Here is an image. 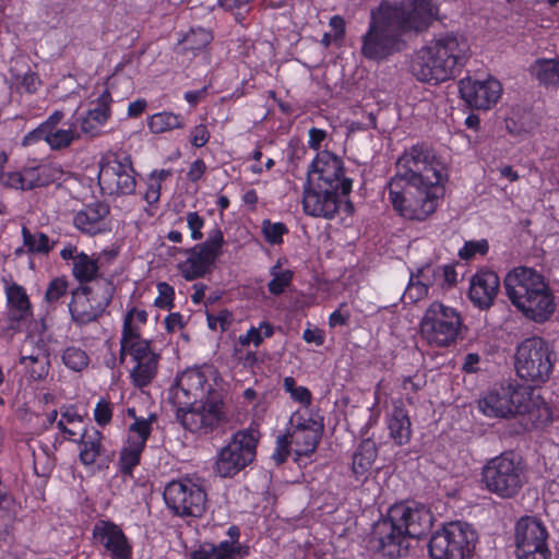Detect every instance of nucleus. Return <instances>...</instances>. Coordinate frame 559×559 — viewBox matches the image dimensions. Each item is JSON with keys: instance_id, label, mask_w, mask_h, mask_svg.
<instances>
[{"instance_id": "1", "label": "nucleus", "mask_w": 559, "mask_h": 559, "mask_svg": "<svg viewBox=\"0 0 559 559\" xmlns=\"http://www.w3.org/2000/svg\"><path fill=\"white\" fill-rule=\"evenodd\" d=\"M448 180L441 157L427 143H416L397 158L386 185L388 199L404 219L424 222L437 211Z\"/></svg>"}, {"instance_id": "2", "label": "nucleus", "mask_w": 559, "mask_h": 559, "mask_svg": "<svg viewBox=\"0 0 559 559\" xmlns=\"http://www.w3.org/2000/svg\"><path fill=\"white\" fill-rule=\"evenodd\" d=\"M433 0H382L371 10L360 55L377 63L389 60L405 46V35L426 31L437 19Z\"/></svg>"}, {"instance_id": "3", "label": "nucleus", "mask_w": 559, "mask_h": 559, "mask_svg": "<svg viewBox=\"0 0 559 559\" xmlns=\"http://www.w3.org/2000/svg\"><path fill=\"white\" fill-rule=\"evenodd\" d=\"M432 522L433 515L425 506L414 501L395 503L373 524L367 549L384 559L405 557L409 539L425 536Z\"/></svg>"}, {"instance_id": "4", "label": "nucleus", "mask_w": 559, "mask_h": 559, "mask_svg": "<svg viewBox=\"0 0 559 559\" xmlns=\"http://www.w3.org/2000/svg\"><path fill=\"white\" fill-rule=\"evenodd\" d=\"M181 396L186 401L179 403L188 407L180 408L177 416L186 430L209 435L226 420L223 396L202 369L189 368L177 378L175 397Z\"/></svg>"}, {"instance_id": "5", "label": "nucleus", "mask_w": 559, "mask_h": 559, "mask_svg": "<svg viewBox=\"0 0 559 559\" xmlns=\"http://www.w3.org/2000/svg\"><path fill=\"white\" fill-rule=\"evenodd\" d=\"M469 57L471 47L463 35L442 33L414 53L411 72L420 82L438 85L459 76Z\"/></svg>"}, {"instance_id": "6", "label": "nucleus", "mask_w": 559, "mask_h": 559, "mask_svg": "<svg viewBox=\"0 0 559 559\" xmlns=\"http://www.w3.org/2000/svg\"><path fill=\"white\" fill-rule=\"evenodd\" d=\"M506 296L527 320L543 324L554 316L557 304L546 276L534 267H512L503 278Z\"/></svg>"}, {"instance_id": "7", "label": "nucleus", "mask_w": 559, "mask_h": 559, "mask_svg": "<svg viewBox=\"0 0 559 559\" xmlns=\"http://www.w3.org/2000/svg\"><path fill=\"white\" fill-rule=\"evenodd\" d=\"M556 359L554 346L542 336L526 337L518 344L514 369L516 376L527 383L525 388L530 393L550 379Z\"/></svg>"}, {"instance_id": "8", "label": "nucleus", "mask_w": 559, "mask_h": 559, "mask_svg": "<svg viewBox=\"0 0 559 559\" xmlns=\"http://www.w3.org/2000/svg\"><path fill=\"white\" fill-rule=\"evenodd\" d=\"M485 488L501 499L518 496L525 484V467L512 452H504L486 462L481 469Z\"/></svg>"}, {"instance_id": "9", "label": "nucleus", "mask_w": 559, "mask_h": 559, "mask_svg": "<svg viewBox=\"0 0 559 559\" xmlns=\"http://www.w3.org/2000/svg\"><path fill=\"white\" fill-rule=\"evenodd\" d=\"M224 245V233L219 227H214L204 241L190 248L177 249L186 255V259L177 264L178 273L187 282L206 277L214 271L216 261L223 254Z\"/></svg>"}, {"instance_id": "10", "label": "nucleus", "mask_w": 559, "mask_h": 559, "mask_svg": "<svg viewBox=\"0 0 559 559\" xmlns=\"http://www.w3.org/2000/svg\"><path fill=\"white\" fill-rule=\"evenodd\" d=\"M478 535L468 523L454 521L436 531L428 544L432 559H467L473 556Z\"/></svg>"}, {"instance_id": "11", "label": "nucleus", "mask_w": 559, "mask_h": 559, "mask_svg": "<svg viewBox=\"0 0 559 559\" xmlns=\"http://www.w3.org/2000/svg\"><path fill=\"white\" fill-rule=\"evenodd\" d=\"M464 328L461 313L443 302L433 301L426 309L421 321L420 332L430 345L449 347L462 334Z\"/></svg>"}, {"instance_id": "12", "label": "nucleus", "mask_w": 559, "mask_h": 559, "mask_svg": "<svg viewBox=\"0 0 559 559\" xmlns=\"http://www.w3.org/2000/svg\"><path fill=\"white\" fill-rule=\"evenodd\" d=\"M259 439L249 429L236 431L217 452L214 469L223 478H233L255 459Z\"/></svg>"}, {"instance_id": "13", "label": "nucleus", "mask_w": 559, "mask_h": 559, "mask_svg": "<svg viewBox=\"0 0 559 559\" xmlns=\"http://www.w3.org/2000/svg\"><path fill=\"white\" fill-rule=\"evenodd\" d=\"M163 497L175 516L201 518L205 513L207 493L201 484L190 477L169 481Z\"/></svg>"}, {"instance_id": "14", "label": "nucleus", "mask_w": 559, "mask_h": 559, "mask_svg": "<svg viewBox=\"0 0 559 559\" xmlns=\"http://www.w3.org/2000/svg\"><path fill=\"white\" fill-rule=\"evenodd\" d=\"M530 392L516 380H510L488 390L479 400V411L488 417L507 418L525 411Z\"/></svg>"}, {"instance_id": "15", "label": "nucleus", "mask_w": 559, "mask_h": 559, "mask_svg": "<svg viewBox=\"0 0 559 559\" xmlns=\"http://www.w3.org/2000/svg\"><path fill=\"white\" fill-rule=\"evenodd\" d=\"M323 420V416L314 409H297L290 415L287 435L297 457H309L314 453L322 438Z\"/></svg>"}, {"instance_id": "16", "label": "nucleus", "mask_w": 559, "mask_h": 559, "mask_svg": "<svg viewBox=\"0 0 559 559\" xmlns=\"http://www.w3.org/2000/svg\"><path fill=\"white\" fill-rule=\"evenodd\" d=\"M307 185L331 188L338 193L349 194L353 180L345 176L343 159L329 150L317 153L308 171Z\"/></svg>"}, {"instance_id": "17", "label": "nucleus", "mask_w": 559, "mask_h": 559, "mask_svg": "<svg viewBox=\"0 0 559 559\" xmlns=\"http://www.w3.org/2000/svg\"><path fill=\"white\" fill-rule=\"evenodd\" d=\"M115 289L112 280H106L103 292L97 298L91 297L93 289L90 286H79L74 289L69 304L73 322L82 326L97 321L110 305Z\"/></svg>"}, {"instance_id": "18", "label": "nucleus", "mask_w": 559, "mask_h": 559, "mask_svg": "<svg viewBox=\"0 0 559 559\" xmlns=\"http://www.w3.org/2000/svg\"><path fill=\"white\" fill-rule=\"evenodd\" d=\"M130 357L133 367L130 370L132 384L138 389L147 386L157 374L160 355L156 353L152 341H143L121 346L119 349V361L123 364Z\"/></svg>"}, {"instance_id": "19", "label": "nucleus", "mask_w": 559, "mask_h": 559, "mask_svg": "<svg viewBox=\"0 0 559 559\" xmlns=\"http://www.w3.org/2000/svg\"><path fill=\"white\" fill-rule=\"evenodd\" d=\"M548 531L544 523L534 516H523L515 525L518 559H548Z\"/></svg>"}, {"instance_id": "20", "label": "nucleus", "mask_w": 559, "mask_h": 559, "mask_svg": "<svg viewBox=\"0 0 559 559\" xmlns=\"http://www.w3.org/2000/svg\"><path fill=\"white\" fill-rule=\"evenodd\" d=\"M99 185L110 195H131L136 189V171L129 155H115L100 165Z\"/></svg>"}, {"instance_id": "21", "label": "nucleus", "mask_w": 559, "mask_h": 559, "mask_svg": "<svg viewBox=\"0 0 559 559\" xmlns=\"http://www.w3.org/2000/svg\"><path fill=\"white\" fill-rule=\"evenodd\" d=\"M92 538L104 548L109 559H132L133 543L120 525L111 520H97L92 528Z\"/></svg>"}, {"instance_id": "22", "label": "nucleus", "mask_w": 559, "mask_h": 559, "mask_svg": "<svg viewBox=\"0 0 559 559\" xmlns=\"http://www.w3.org/2000/svg\"><path fill=\"white\" fill-rule=\"evenodd\" d=\"M459 91L462 99L471 108L488 110L500 99L502 85L491 76L484 81L473 80L467 76L460 81Z\"/></svg>"}, {"instance_id": "23", "label": "nucleus", "mask_w": 559, "mask_h": 559, "mask_svg": "<svg viewBox=\"0 0 559 559\" xmlns=\"http://www.w3.org/2000/svg\"><path fill=\"white\" fill-rule=\"evenodd\" d=\"M4 293L8 329L13 332L26 330L34 320V308L25 287L11 282Z\"/></svg>"}, {"instance_id": "24", "label": "nucleus", "mask_w": 559, "mask_h": 559, "mask_svg": "<svg viewBox=\"0 0 559 559\" xmlns=\"http://www.w3.org/2000/svg\"><path fill=\"white\" fill-rule=\"evenodd\" d=\"M348 194L338 193V190L331 188L320 189L312 185H305L302 197L304 212L312 217L332 219L337 214L343 198Z\"/></svg>"}, {"instance_id": "25", "label": "nucleus", "mask_w": 559, "mask_h": 559, "mask_svg": "<svg viewBox=\"0 0 559 559\" xmlns=\"http://www.w3.org/2000/svg\"><path fill=\"white\" fill-rule=\"evenodd\" d=\"M110 206L105 201L84 204L72 217L73 226L84 235L97 236L111 230Z\"/></svg>"}, {"instance_id": "26", "label": "nucleus", "mask_w": 559, "mask_h": 559, "mask_svg": "<svg viewBox=\"0 0 559 559\" xmlns=\"http://www.w3.org/2000/svg\"><path fill=\"white\" fill-rule=\"evenodd\" d=\"M500 278L498 274L488 269L481 267L469 280L468 298L472 305L478 310H489L500 292Z\"/></svg>"}, {"instance_id": "27", "label": "nucleus", "mask_w": 559, "mask_h": 559, "mask_svg": "<svg viewBox=\"0 0 559 559\" xmlns=\"http://www.w3.org/2000/svg\"><path fill=\"white\" fill-rule=\"evenodd\" d=\"M112 96L109 87L105 88L102 94L91 102V108L75 119L73 126H79L81 133L88 138H96L102 133L103 127L109 121L112 115L111 104Z\"/></svg>"}, {"instance_id": "28", "label": "nucleus", "mask_w": 559, "mask_h": 559, "mask_svg": "<svg viewBox=\"0 0 559 559\" xmlns=\"http://www.w3.org/2000/svg\"><path fill=\"white\" fill-rule=\"evenodd\" d=\"M105 437L102 431L92 427L85 428L76 442L80 445L79 460L84 466H92L96 463L102 465L108 464L114 453L108 451L104 445Z\"/></svg>"}, {"instance_id": "29", "label": "nucleus", "mask_w": 559, "mask_h": 559, "mask_svg": "<svg viewBox=\"0 0 559 559\" xmlns=\"http://www.w3.org/2000/svg\"><path fill=\"white\" fill-rule=\"evenodd\" d=\"M118 252L115 250H104L97 259L92 258L84 251H80L75 257V262L72 263V275L80 283V286H88L87 284L99 280L104 284L108 277H104L100 273L102 260L111 261L117 257Z\"/></svg>"}, {"instance_id": "30", "label": "nucleus", "mask_w": 559, "mask_h": 559, "mask_svg": "<svg viewBox=\"0 0 559 559\" xmlns=\"http://www.w3.org/2000/svg\"><path fill=\"white\" fill-rule=\"evenodd\" d=\"M416 276L426 281L430 288L437 287L443 292L452 289L457 284V272L455 265L451 263L443 265L425 264L417 269Z\"/></svg>"}, {"instance_id": "31", "label": "nucleus", "mask_w": 559, "mask_h": 559, "mask_svg": "<svg viewBox=\"0 0 559 559\" xmlns=\"http://www.w3.org/2000/svg\"><path fill=\"white\" fill-rule=\"evenodd\" d=\"M389 437L396 445H405L412 438V421L407 409L402 405H394L385 418Z\"/></svg>"}, {"instance_id": "32", "label": "nucleus", "mask_w": 559, "mask_h": 559, "mask_svg": "<svg viewBox=\"0 0 559 559\" xmlns=\"http://www.w3.org/2000/svg\"><path fill=\"white\" fill-rule=\"evenodd\" d=\"M378 456V447L372 439L360 441L353 454L352 472L357 481H365L370 476L371 468Z\"/></svg>"}, {"instance_id": "33", "label": "nucleus", "mask_w": 559, "mask_h": 559, "mask_svg": "<svg viewBox=\"0 0 559 559\" xmlns=\"http://www.w3.org/2000/svg\"><path fill=\"white\" fill-rule=\"evenodd\" d=\"M128 416L133 421L128 426L124 442L146 448V442L153 431V424L157 421V415L151 413L147 417L138 416L134 408H128Z\"/></svg>"}, {"instance_id": "34", "label": "nucleus", "mask_w": 559, "mask_h": 559, "mask_svg": "<svg viewBox=\"0 0 559 559\" xmlns=\"http://www.w3.org/2000/svg\"><path fill=\"white\" fill-rule=\"evenodd\" d=\"M148 314L146 310L132 307L127 311L122 322L120 347L143 341L142 328L147 322Z\"/></svg>"}, {"instance_id": "35", "label": "nucleus", "mask_w": 559, "mask_h": 559, "mask_svg": "<svg viewBox=\"0 0 559 559\" xmlns=\"http://www.w3.org/2000/svg\"><path fill=\"white\" fill-rule=\"evenodd\" d=\"M213 38L211 29L201 26L191 27L187 33H178V52H190L195 57L212 43Z\"/></svg>"}, {"instance_id": "36", "label": "nucleus", "mask_w": 559, "mask_h": 559, "mask_svg": "<svg viewBox=\"0 0 559 559\" xmlns=\"http://www.w3.org/2000/svg\"><path fill=\"white\" fill-rule=\"evenodd\" d=\"M532 73L538 83L546 88H556L559 86V59H537Z\"/></svg>"}, {"instance_id": "37", "label": "nucleus", "mask_w": 559, "mask_h": 559, "mask_svg": "<svg viewBox=\"0 0 559 559\" xmlns=\"http://www.w3.org/2000/svg\"><path fill=\"white\" fill-rule=\"evenodd\" d=\"M183 117L180 114L163 110L147 118V128L153 134H162L183 128Z\"/></svg>"}, {"instance_id": "38", "label": "nucleus", "mask_w": 559, "mask_h": 559, "mask_svg": "<svg viewBox=\"0 0 559 559\" xmlns=\"http://www.w3.org/2000/svg\"><path fill=\"white\" fill-rule=\"evenodd\" d=\"M506 129L510 135L524 140L533 133L535 123L530 112L512 110L506 118Z\"/></svg>"}, {"instance_id": "39", "label": "nucleus", "mask_w": 559, "mask_h": 559, "mask_svg": "<svg viewBox=\"0 0 559 559\" xmlns=\"http://www.w3.org/2000/svg\"><path fill=\"white\" fill-rule=\"evenodd\" d=\"M21 234L23 246L29 254L48 255L57 243L51 241L45 233H32L26 226H22Z\"/></svg>"}, {"instance_id": "40", "label": "nucleus", "mask_w": 559, "mask_h": 559, "mask_svg": "<svg viewBox=\"0 0 559 559\" xmlns=\"http://www.w3.org/2000/svg\"><path fill=\"white\" fill-rule=\"evenodd\" d=\"M144 450L145 448L123 442L118 460V471L122 476H133V471L140 465Z\"/></svg>"}, {"instance_id": "41", "label": "nucleus", "mask_w": 559, "mask_h": 559, "mask_svg": "<svg viewBox=\"0 0 559 559\" xmlns=\"http://www.w3.org/2000/svg\"><path fill=\"white\" fill-rule=\"evenodd\" d=\"M271 281L267 283V290L273 296L284 294L294 281V272L289 269L283 270L281 260H278L271 269Z\"/></svg>"}, {"instance_id": "42", "label": "nucleus", "mask_w": 559, "mask_h": 559, "mask_svg": "<svg viewBox=\"0 0 559 559\" xmlns=\"http://www.w3.org/2000/svg\"><path fill=\"white\" fill-rule=\"evenodd\" d=\"M170 169H154L146 179V189L143 193V200L148 205L158 203L160 198L162 183L171 176Z\"/></svg>"}, {"instance_id": "43", "label": "nucleus", "mask_w": 559, "mask_h": 559, "mask_svg": "<svg viewBox=\"0 0 559 559\" xmlns=\"http://www.w3.org/2000/svg\"><path fill=\"white\" fill-rule=\"evenodd\" d=\"M73 123L68 129H56L49 131L46 143L53 151H60L69 147L73 142L80 140L81 134L73 128Z\"/></svg>"}, {"instance_id": "44", "label": "nucleus", "mask_w": 559, "mask_h": 559, "mask_svg": "<svg viewBox=\"0 0 559 559\" xmlns=\"http://www.w3.org/2000/svg\"><path fill=\"white\" fill-rule=\"evenodd\" d=\"M61 360L68 369L75 372L84 370L90 364L87 353L83 348L73 345L62 350Z\"/></svg>"}, {"instance_id": "45", "label": "nucleus", "mask_w": 559, "mask_h": 559, "mask_svg": "<svg viewBox=\"0 0 559 559\" xmlns=\"http://www.w3.org/2000/svg\"><path fill=\"white\" fill-rule=\"evenodd\" d=\"M261 233L269 245L275 246L284 242L283 237L289 233V229L283 222L273 223L265 218L262 221Z\"/></svg>"}, {"instance_id": "46", "label": "nucleus", "mask_w": 559, "mask_h": 559, "mask_svg": "<svg viewBox=\"0 0 559 559\" xmlns=\"http://www.w3.org/2000/svg\"><path fill=\"white\" fill-rule=\"evenodd\" d=\"M37 169L43 187H47L53 183L59 185L64 180L66 173L62 166L58 163L41 164L37 166Z\"/></svg>"}, {"instance_id": "47", "label": "nucleus", "mask_w": 559, "mask_h": 559, "mask_svg": "<svg viewBox=\"0 0 559 559\" xmlns=\"http://www.w3.org/2000/svg\"><path fill=\"white\" fill-rule=\"evenodd\" d=\"M429 289L430 286L428 283H426L421 277H417L416 272H412L404 296L411 302H417L428 296Z\"/></svg>"}, {"instance_id": "48", "label": "nucleus", "mask_w": 559, "mask_h": 559, "mask_svg": "<svg viewBox=\"0 0 559 559\" xmlns=\"http://www.w3.org/2000/svg\"><path fill=\"white\" fill-rule=\"evenodd\" d=\"M489 252V242L487 239L467 240L459 250V258L464 261H469L476 255H486Z\"/></svg>"}, {"instance_id": "49", "label": "nucleus", "mask_w": 559, "mask_h": 559, "mask_svg": "<svg viewBox=\"0 0 559 559\" xmlns=\"http://www.w3.org/2000/svg\"><path fill=\"white\" fill-rule=\"evenodd\" d=\"M21 362L29 369L31 377L35 380L43 379L48 373L49 361L46 356H22Z\"/></svg>"}, {"instance_id": "50", "label": "nucleus", "mask_w": 559, "mask_h": 559, "mask_svg": "<svg viewBox=\"0 0 559 559\" xmlns=\"http://www.w3.org/2000/svg\"><path fill=\"white\" fill-rule=\"evenodd\" d=\"M158 295L154 300V306L164 310H171L175 307V288L166 283L159 282L156 285Z\"/></svg>"}, {"instance_id": "51", "label": "nucleus", "mask_w": 559, "mask_h": 559, "mask_svg": "<svg viewBox=\"0 0 559 559\" xmlns=\"http://www.w3.org/2000/svg\"><path fill=\"white\" fill-rule=\"evenodd\" d=\"M68 292V281L64 277L51 280L45 292V301L49 305L58 302Z\"/></svg>"}, {"instance_id": "52", "label": "nucleus", "mask_w": 559, "mask_h": 559, "mask_svg": "<svg viewBox=\"0 0 559 559\" xmlns=\"http://www.w3.org/2000/svg\"><path fill=\"white\" fill-rule=\"evenodd\" d=\"M114 405L106 399H100L94 408V420L100 427H106L112 420Z\"/></svg>"}, {"instance_id": "53", "label": "nucleus", "mask_w": 559, "mask_h": 559, "mask_svg": "<svg viewBox=\"0 0 559 559\" xmlns=\"http://www.w3.org/2000/svg\"><path fill=\"white\" fill-rule=\"evenodd\" d=\"M292 445L293 442L287 432L276 438V445L272 454V459L275 461L276 465H281L287 461Z\"/></svg>"}, {"instance_id": "54", "label": "nucleus", "mask_w": 559, "mask_h": 559, "mask_svg": "<svg viewBox=\"0 0 559 559\" xmlns=\"http://www.w3.org/2000/svg\"><path fill=\"white\" fill-rule=\"evenodd\" d=\"M187 226L190 230V237L194 241H199L203 238L202 229L205 225V218L198 212H188L186 214Z\"/></svg>"}, {"instance_id": "55", "label": "nucleus", "mask_w": 559, "mask_h": 559, "mask_svg": "<svg viewBox=\"0 0 559 559\" xmlns=\"http://www.w3.org/2000/svg\"><path fill=\"white\" fill-rule=\"evenodd\" d=\"M57 429L59 430L61 437L60 436L55 437V440L52 442L55 450H57L63 443V441H72V442L78 441L76 437L80 433H79V431L75 430V426H70V425L63 424L62 420H58Z\"/></svg>"}, {"instance_id": "56", "label": "nucleus", "mask_w": 559, "mask_h": 559, "mask_svg": "<svg viewBox=\"0 0 559 559\" xmlns=\"http://www.w3.org/2000/svg\"><path fill=\"white\" fill-rule=\"evenodd\" d=\"M63 424L70 426H80L83 424V417L79 413V408L74 404L62 405L60 407V418Z\"/></svg>"}, {"instance_id": "57", "label": "nucleus", "mask_w": 559, "mask_h": 559, "mask_svg": "<svg viewBox=\"0 0 559 559\" xmlns=\"http://www.w3.org/2000/svg\"><path fill=\"white\" fill-rule=\"evenodd\" d=\"M210 138L211 133L204 123L194 126L190 131V143L195 148L205 146Z\"/></svg>"}, {"instance_id": "58", "label": "nucleus", "mask_w": 559, "mask_h": 559, "mask_svg": "<svg viewBox=\"0 0 559 559\" xmlns=\"http://www.w3.org/2000/svg\"><path fill=\"white\" fill-rule=\"evenodd\" d=\"M214 559H234L238 554L239 547L233 545L231 542L223 540L217 545L213 544Z\"/></svg>"}, {"instance_id": "59", "label": "nucleus", "mask_w": 559, "mask_h": 559, "mask_svg": "<svg viewBox=\"0 0 559 559\" xmlns=\"http://www.w3.org/2000/svg\"><path fill=\"white\" fill-rule=\"evenodd\" d=\"M308 147L310 150L321 152L323 142L328 139V132L324 129L312 127L308 131Z\"/></svg>"}, {"instance_id": "60", "label": "nucleus", "mask_w": 559, "mask_h": 559, "mask_svg": "<svg viewBox=\"0 0 559 559\" xmlns=\"http://www.w3.org/2000/svg\"><path fill=\"white\" fill-rule=\"evenodd\" d=\"M49 131L45 129V127L40 123L32 131L27 132L22 139L23 146H31L40 141H45L48 139Z\"/></svg>"}, {"instance_id": "61", "label": "nucleus", "mask_w": 559, "mask_h": 559, "mask_svg": "<svg viewBox=\"0 0 559 559\" xmlns=\"http://www.w3.org/2000/svg\"><path fill=\"white\" fill-rule=\"evenodd\" d=\"M23 182L25 190H33L35 188H41L40 177L38 176L37 166L25 167L22 169Z\"/></svg>"}, {"instance_id": "62", "label": "nucleus", "mask_w": 559, "mask_h": 559, "mask_svg": "<svg viewBox=\"0 0 559 559\" xmlns=\"http://www.w3.org/2000/svg\"><path fill=\"white\" fill-rule=\"evenodd\" d=\"M289 397L301 405V409H311L310 406L312 404V393L311 391L304 385H299L296 390H294L293 394Z\"/></svg>"}, {"instance_id": "63", "label": "nucleus", "mask_w": 559, "mask_h": 559, "mask_svg": "<svg viewBox=\"0 0 559 559\" xmlns=\"http://www.w3.org/2000/svg\"><path fill=\"white\" fill-rule=\"evenodd\" d=\"M207 170V166L202 158H198L191 163L189 170L187 173V179L190 182L197 183L200 181Z\"/></svg>"}, {"instance_id": "64", "label": "nucleus", "mask_w": 559, "mask_h": 559, "mask_svg": "<svg viewBox=\"0 0 559 559\" xmlns=\"http://www.w3.org/2000/svg\"><path fill=\"white\" fill-rule=\"evenodd\" d=\"M41 81L39 75L36 72L28 71L23 75L20 82V87L28 94H34L38 90Z\"/></svg>"}]
</instances>
